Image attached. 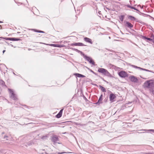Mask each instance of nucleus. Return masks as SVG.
Returning <instances> with one entry per match:
<instances>
[{"mask_svg":"<svg viewBox=\"0 0 154 154\" xmlns=\"http://www.w3.org/2000/svg\"><path fill=\"white\" fill-rule=\"evenodd\" d=\"M144 88L149 89L154 87V80H151L146 81L143 84Z\"/></svg>","mask_w":154,"mask_h":154,"instance_id":"1","label":"nucleus"},{"mask_svg":"<svg viewBox=\"0 0 154 154\" xmlns=\"http://www.w3.org/2000/svg\"><path fill=\"white\" fill-rule=\"evenodd\" d=\"M98 71L108 77H112L111 74L106 69H104L103 68H99L98 69Z\"/></svg>","mask_w":154,"mask_h":154,"instance_id":"2","label":"nucleus"},{"mask_svg":"<svg viewBox=\"0 0 154 154\" xmlns=\"http://www.w3.org/2000/svg\"><path fill=\"white\" fill-rule=\"evenodd\" d=\"M118 74L121 78H125L128 76V74L125 71H121L119 72Z\"/></svg>","mask_w":154,"mask_h":154,"instance_id":"3","label":"nucleus"},{"mask_svg":"<svg viewBox=\"0 0 154 154\" xmlns=\"http://www.w3.org/2000/svg\"><path fill=\"white\" fill-rule=\"evenodd\" d=\"M8 90L10 93V97L12 99L16 100L17 99V97L16 95L14 93L13 91L11 89H8Z\"/></svg>","mask_w":154,"mask_h":154,"instance_id":"4","label":"nucleus"},{"mask_svg":"<svg viewBox=\"0 0 154 154\" xmlns=\"http://www.w3.org/2000/svg\"><path fill=\"white\" fill-rule=\"evenodd\" d=\"M109 98L111 102L112 103L114 101V99L116 98V96L115 94L112 93L109 94Z\"/></svg>","mask_w":154,"mask_h":154,"instance_id":"5","label":"nucleus"},{"mask_svg":"<svg viewBox=\"0 0 154 154\" xmlns=\"http://www.w3.org/2000/svg\"><path fill=\"white\" fill-rule=\"evenodd\" d=\"M131 81L133 82H137L138 81L137 79L134 76H131L129 77Z\"/></svg>","mask_w":154,"mask_h":154,"instance_id":"6","label":"nucleus"},{"mask_svg":"<svg viewBox=\"0 0 154 154\" xmlns=\"http://www.w3.org/2000/svg\"><path fill=\"white\" fill-rule=\"evenodd\" d=\"M52 140L54 143H57L58 141V139L57 137L53 136L52 138Z\"/></svg>","mask_w":154,"mask_h":154,"instance_id":"7","label":"nucleus"},{"mask_svg":"<svg viewBox=\"0 0 154 154\" xmlns=\"http://www.w3.org/2000/svg\"><path fill=\"white\" fill-rule=\"evenodd\" d=\"M84 40L86 42L89 43L91 44H92V42L90 38L87 37H85L84 38Z\"/></svg>","mask_w":154,"mask_h":154,"instance_id":"8","label":"nucleus"},{"mask_svg":"<svg viewBox=\"0 0 154 154\" xmlns=\"http://www.w3.org/2000/svg\"><path fill=\"white\" fill-rule=\"evenodd\" d=\"M63 109H61L59 113L56 115V117L57 118H60L62 114Z\"/></svg>","mask_w":154,"mask_h":154,"instance_id":"9","label":"nucleus"},{"mask_svg":"<svg viewBox=\"0 0 154 154\" xmlns=\"http://www.w3.org/2000/svg\"><path fill=\"white\" fill-rule=\"evenodd\" d=\"M47 45H50L51 46H52L55 47H61L63 46L61 45H57V44H51L50 45L48 44H46Z\"/></svg>","mask_w":154,"mask_h":154,"instance_id":"10","label":"nucleus"},{"mask_svg":"<svg viewBox=\"0 0 154 154\" xmlns=\"http://www.w3.org/2000/svg\"><path fill=\"white\" fill-rule=\"evenodd\" d=\"M9 40L11 41H19L20 40V39L17 38H7V40Z\"/></svg>","mask_w":154,"mask_h":154,"instance_id":"11","label":"nucleus"},{"mask_svg":"<svg viewBox=\"0 0 154 154\" xmlns=\"http://www.w3.org/2000/svg\"><path fill=\"white\" fill-rule=\"evenodd\" d=\"M125 24L126 26L129 28H132L133 26V25L128 22H126Z\"/></svg>","mask_w":154,"mask_h":154,"instance_id":"12","label":"nucleus"},{"mask_svg":"<svg viewBox=\"0 0 154 154\" xmlns=\"http://www.w3.org/2000/svg\"><path fill=\"white\" fill-rule=\"evenodd\" d=\"M103 99V95L101 94L100 97V98L99 99V100H98V102L97 103V104H100V103H101V101Z\"/></svg>","mask_w":154,"mask_h":154,"instance_id":"13","label":"nucleus"},{"mask_svg":"<svg viewBox=\"0 0 154 154\" xmlns=\"http://www.w3.org/2000/svg\"><path fill=\"white\" fill-rule=\"evenodd\" d=\"M87 59L88 60L91 64H92V65L94 64V61L92 60V59L89 57H88L87 58Z\"/></svg>","mask_w":154,"mask_h":154,"instance_id":"14","label":"nucleus"},{"mask_svg":"<svg viewBox=\"0 0 154 154\" xmlns=\"http://www.w3.org/2000/svg\"><path fill=\"white\" fill-rule=\"evenodd\" d=\"M87 59L88 60L91 64H92V65L94 64V61L92 60V59L89 57H88L87 58Z\"/></svg>","mask_w":154,"mask_h":154,"instance_id":"15","label":"nucleus"},{"mask_svg":"<svg viewBox=\"0 0 154 154\" xmlns=\"http://www.w3.org/2000/svg\"><path fill=\"white\" fill-rule=\"evenodd\" d=\"M87 59L88 60L91 64H92V65L94 64V61L92 60V59L89 57H88L87 58Z\"/></svg>","mask_w":154,"mask_h":154,"instance_id":"16","label":"nucleus"},{"mask_svg":"<svg viewBox=\"0 0 154 154\" xmlns=\"http://www.w3.org/2000/svg\"><path fill=\"white\" fill-rule=\"evenodd\" d=\"M75 75L78 77H85L84 75L79 73H75Z\"/></svg>","mask_w":154,"mask_h":154,"instance_id":"17","label":"nucleus"},{"mask_svg":"<svg viewBox=\"0 0 154 154\" xmlns=\"http://www.w3.org/2000/svg\"><path fill=\"white\" fill-rule=\"evenodd\" d=\"M74 45L75 46H83L84 45L82 43H75L74 44Z\"/></svg>","mask_w":154,"mask_h":154,"instance_id":"18","label":"nucleus"},{"mask_svg":"<svg viewBox=\"0 0 154 154\" xmlns=\"http://www.w3.org/2000/svg\"><path fill=\"white\" fill-rule=\"evenodd\" d=\"M134 67H136V68H139V69H141L142 70H143L144 71H148V72H152V71H150V70L147 69H143V68H141L140 67H137L136 66H134Z\"/></svg>","mask_w":154,"mask_h":154,"instance_id":"19","label":"nucleus"},{"mask_svg":"<svg viewBox=\"0 0 154 154\" xmlns=\"http://www.w3.org/2000/svg\"><path fill=\"white\" fill-rule=\"evenodd\" d=\"M99 87H100L101 90H102V91L105 92H106V90L104 87H102V86H101V85H100Z\"/></svg>","mask_w":154,"mask_h":154,"instance_id":"20","label":"nucleus"},{"mask_svg":"<svg viewBox=\"0 0 154 154\" xmlns=\"http://www.w3.org/2000/svg\"><path fill=\"white\" fill-rule=\"evenodd\" d=\"M124 16L123 15L121 16L120 17V20L122 22L123 20L124 19Z\"/></svg>","mask_w":154,"mask_h":154,"instance_id":"21","label":"nucleus"},{"mask_svg":"<svg viewBox=\"0 0 154 154\" xmlns=\"http://www.w3.org/2000/svg\"><path fill=\"white\" fill-rule=\"evenodd\" d=\"M128 18L131 20H135L134 17L131 16H129L128 17Z\"/></svg>","mask_w":154,"mask_h":154,"instance_id":"22","label":"nucleus"},{"mask_svg":"<svg viewBox=\"0 0 154 154\" xmlns=\"http://www.w3.org/2000/svg\"><path fill=\"white\" fill-rule=\"evenodd\" d=\"M4 84L5 82L3 81L2 80H0V85H4Z\"/></svg>","mask_w":154,"mask_h":154,"instance_id":"23","label":"nucleus"},{"mask_svg":"<svg viewBox=\"0 0 154 154\" xmlns=\"http://www.w3.org/2000/svg\"><path fill=\"white\" fill-rule=\"evenodd\" d=\"M8 137L7 136H4V139H5L4 140H8Z\"/></svg>","mask_w":154,"mask_h":154,"instance_id":"24","label":"nucleus"},{"mask_svg":"<svg viewBox=\"0 0 154 154\" xmlns=\"http://www.w3.org/2000/svg\"><path fill=\"white\" fill-rule=\"evenodd\" d=\"M145 38L146 39H147V40H148L149 41H151L152 42V38H146V37H145Z\"/></svg>","mask_w":154,"mask_h":154,"instance_id":"25","label":"nucleus"},{"mask_svg":"<svg viewBox=\"0 0 154 154\" xmlns=\"http://www.w3.org/2000/svg\"><path fill=\"white\" fill-rule=\"evenodd\" d=\"M151 38L152 39V42L154 43V36H152Z\"/></svg>","mask_w":154,"mask_h":154,"instance_id":"26","label":"nucleus"},{"mask_svg":"<svg viewBox=\"0 0 154 154\" xmlns=\"http://www.w3.org/2000/svg\"><path fill=\"white\" fill-rule=\"evenodd\" d=\"M47 138V136H43L42 137V138L43 139H46Z\"/></svg>","mask_w":154,"mask_h":154,"instance_id":"27","label":"nucleus"},{"mask_svg":"<svg viewBox=\"0 0 154 154\" xmlns=\"http://www.w3.org/2000/svg\"><path fill=\"white\" fill-rule=\"evenodd\" d=\"M147 131H152V132H154V130H153V129H149V130H147Z\"/></svg>","mask_w":154,"mask_h":154,"instance_id":"28","label":"nucleus"},{"mask_svg":"<svg viewBox=\"0 0 154 154\" xmlns=\"http://www.w3.org/2000/svg\"><path fill=\"white\" fill-rule=\"evenodd\" d=\"M35 31L36 32H42V33H44V32L43 31H37V30H35Z\"/></svg>","mask_w":154,"mask_h":154,"instance_id":"29","label":"nucleus"},{"mask_svg":"<svg viewBox=\"0 0 154 154\" xmlns=\"http://www.w3.org/2000/svg\"><path fill=\"white\" fill-rule=\"evenodd\" d=\"M66 152H58L57 153V154H62L64 153H66Z\"/></svg>","mask_w":154,"mask_h":154,"instance_id":"30","label":"nucleus"},{"mask_svg":"<svg viewBox=\"0 0 154 154\" xmlns=\"http://www.w3.org/2000/svg\"><path fill=\"white\" fill-rule=\"evenodd\" d=\"M131 9H134L135 10H137V9L136 8H135L134 7H132L131 8Z\"/></svg>","mask_w":154,"mask_h":154,"instance_id":"31","label":"nucleus"},{"mask_svg":"<svg viewBox=\"0 0 154 154\" xmlns=\"http://www.w3.org/2000/svg\"><path fill=\"white\" fill-rule=\"evenodd\" d=\"M127 6L128 7H129V8H131V7H131V6L130 5H127Z\"/></svg>","mask_w":154,"mask_h":154,"instance_id":"32","label":"nucleus"},{"mask_svg":"<svg viewBox=\"0 0 154 154\" xmlns=\"http://www.w3.org/2000/svg\"><path fill=\"white\" fill-rule=\"evenodd\" d=\"M152 94L154 95V89H153L152 91Z\"/></svg>","mask_w":154,"mask_h":154,"instance_id":"33","label":"nucleus"},{"mask_svg":"<svg viewBox=\"0 0 154 154\" xmlns=\"http://www.w3.org/2000/svg\"><path fill=\"white\" fill-rule=\"evenodd\" d=\"M0 38H3V39H5L7 40V38H6L0 37Z\"/></svg>","mask_w":154,"mask_h":154,"instance_id":"34","label":"nucleus"},{"mask_svg":"<svg viewBox=\"0 0 154 154\" xmlns=\"http://www.w3.org/2000/svg\"><path fill=\"white\" fill-rule=\"evenodd\" d=\"M5 51V50H4V51H3V53H4Z\"/></svg>","mask_w":154,"mask_h":154,"instance_id":"35","label":"nucleus"},{"mask_svg":"<svg viewBox=\"0 0 154 154\" xmlns=\"http://www.w3.org/2000/svg\"><path fill=\"white\" fill-rule=\"evenodd\" d=\"M143 130V131H147V130Z\"/></svg>","mask_w":154,"mask_h":154,"instance_id":"36","label":"nucleus"},{"mask_svg":"<svg viewBox=\"0 0 154 154\" xmlns=\"http://www.w3.org/2000/svg\"><path fill=\"white\" fill-rule=\"evenodd\" d=\"M53 154H57L56 153H54Z\"/></svg>","mask_w":154,"mask_h":154,"instance_id":"37","label":"nucleus"},{"mask_svg":"<svg viewBox=\"0 0 154 154\" xmlns=\"http://www.w3.org/2000/svg\"><path fill=\"white\" fill-rule=\"evenodd\" d=\"M1 21H0V23H1Z\"/></svg>","mask_w":154,"mask_h":154,"instance_id":"38","label":"nucleus"}]
</instances>
